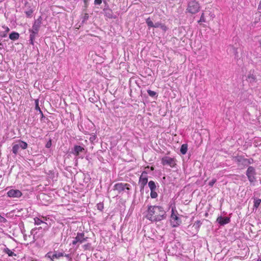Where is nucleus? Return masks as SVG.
Returning <instances> with one entry per match:
<instances>
[{
  "label": "nucleus",
  "mask_w": 261,
  "mask_h": 261,
  "mask_svg": "<svg viewBox=\"0 0 261 261\" xmlns=\"http://www.w3.org/2000/svg\"><path fill=\"white\" fill-rule=\"evenodd\" d=\"M28 5H29V3H28V2H26L25 3V6H27Z\"/></svg>",
  "instance_id": "3c124183"
},
{
  "label": "nucleus",
  "mask_w": 261,
  "mask_h": 261,
  "mask_svg": "<svg viewBox=\"0 0 261 261\" xmlns=\"http://www.w3.org/2000/svg\"><path fill=\"white\" fill-rule=\"evenodd\" d=\"M230 218L227 217L219 216L217 219V222L221 225H224L230 222Z\"/></svg>",
  "instance_id": "ddd939ff"
},
{
  "label": "nucleus",
  "mask_w": 261,
  "mask_h": 261,
  "mask_svg": "<svg viewBox=\"0 0 261 261\" xmlns=\"http://www.w3.org/2000/svg\"><path fill=\"white\" fill-rule=\"evenodd\" d=\"M34 223L35 225H41V224H43V228L44 230L45 229H47L48 228V226H47V224L46 222L43 221L42 220H41L40 219H39V218L38 217H35L34 218Z\"/></svg>",
  "instance_id": "4468645a"
},
{
  "label": "nucleus",
  "mask_w": 261,
  "mask_h": 261,
  "mask_svg": "<svg viewBox=\"0 0 261 261\" xmlns=\"http://www.w3.org/2000/svg\"><path fill=\"white\" fill-rule=\"evenodd\" d=\"M148 186H149V188L150 189V191L155 190V189H156L155 184L152 180H150V181H149V182H148Z\"/></svg>",
  "instance_id": "5701e85b"
},
{
  "label": "nucleus",
  "mask_w": 261,
  "mask_h": 261,
  "mask_svg": "<svg viewBox=\"0 0 261 261\" xmlns=\"http://www.w3.org/2000/svg\"><path fill=\"white\" fill-rule=\"evenodd\" d=\"M201 224L202 223L201 221L200 220H197L194 223L193 227L198 230Z\"/></svg>",
  "instance_id": "393cba45"
},
{
  "label": "nucleus",
  "mask_w": 261,
  "mask_h": 261,
  "mask_svg": "<svg viewBox=\"0 0 261 261\" xmlns=\"http://www.w3.org/2000/svg\"><path fill=\"white\" fill-rule=\"evenodd\" d=\"M19 149V145L18 144H15L12 147V152L14 154H17Z\"/></svg>",
  "instance_id": "b1692460"
},
{
  "label": "nucleus",
  "mask_w": 261,
  "mask_h": 261,
  "mask_svg": "<svg viewBox=\"0 0 261 261\" xmlns=\"http://www.w3.org/2000/svg\"><path fill=\"white\" fill-rule=\"evenodd\" d=\"M160 28L164 31H166L167 30V27L165 24H162V23L161 25L160 26Z\"/></svg>",
  "instance_id": "4c0bfd02"
},
{
  "label": "nucleus",
  "mask_w": 261,
  "mask_h": 261,
  "mask_svg": "<svg viewBox=\"0 0 261 261\" xmlns=\"http://www.w3.org/2000/svg\"><path fill=\"white\" fill-rule=\"evenodd\" d=\"M200 10V5L197 0H190L188 3L186 11L192 14L198 13Z\"/></svg>",
  "instance_id": "f03ea898"
},
{
  "label": "nucleus",
  "mask_w": 261,
  "mask_h": 261,
  "mask_svg": "<svg viewBox=\"0 0 261 261\" xmlns=\"http://www.w3.org/2000/svg\"><path fill=\"white\" fill-rule=\"evenodd\" d=\"M232 160L239 165H242L244 166H246V158H245L242 155L234 156L232 158Z\"/></svg>",
  "instance_id": "6e6552de"
},
{
  "label": "nucleus",
  "mask_w": 261,
  "mask_h": 261,
  "mask_svg": "<svg viewBox=\"0 0 261 261\" xmlns=\"http://www.w3.org/2000/svg\"><path fill=\"white\" fill-rule=\"evenodd\" d=\"M166 212L161 206L148 205L146 218L151 222H159L166 218Z\"/></svg>",
  "instance_id": "f257e3e1"
},
{
  "label": "nucleus",
  "mask_w": 261,
  "mask_h": 261,
  "mask_svg": "<svg viewBox=\"0 0 261 261\" xmlns=\"http://www.w3.org/2000/svg\"><path fill=\"white\" fill-rule=\"evenodd\" d=\"M248 79L250 82H254L255 81V77L253 75H249L248 76Z\"/></svg>",
  "instance_id": "f704fd0d"
},
{
  "label": "nucleus",
  "mask_w": 261,
  "mask_h": 261,
  "mask_svg": "<svg viewBox=\"0 0 261 261\" xmlns=\"http://www.w3.org/2000/svg\"><path fill=\"white\" fill-rule=\"evenodd\" d=\"M176 160L174 158L169 156H164L161 159V163L163 165H169L170 167L173 168L176 165Z\"/></svg>",
  "instance_id": "0eeeda50"
},
{
  "label": "nucleus",
  "mask_w": 261,
  "mask_h": 261,
  "mask_svg": "<svg viewBox=\"0 0 261 261\" xmlns=\"http://www.w3.org/2000/svg\"><path fill=\"white\" fill-rule=\"evenodd\" d=\"M94 139H95V137L94 136L91 137L90 138V140H91V141H93Z\"/></svg>",
  "instance_id": "09e8293b"
},
{
  "label": "nucleus",
  "mask_w": 261,
  "mask_h": 261,
  "mask_svg": "<svg viewBox=\"0 0 261 261\" xmlns=\"http://www.w3.org/2000/svg\"><path fill=\"white\" fill-rule=\"evenodd\" d=\"M7 35V34L5 31L0 32V37L2 38L6 37Z\"/></svg>",
  "instance_id": "e433bc0d"
},
{
  "label": "nucleus",
  "mask_w": 261,
  "mask_h": 261,
  "mask_svg": "<svg viewBox=\"0 0 261 261\" xmlns=\"http://www.w3.org/2000/svg\"><path fill=\"white\" fill-rule=\"evenodd\" d=\"M18 142L19 143L18 144L19 145V148H21L22 149H25L27 148L28 144L26 142L21 140H19Z\"/></svg>",
  "instance_id": "4be33fe9"
},
{
  "label": "nucleus",
  "mask_w": 261,
  "mask_h": 261,
  "mask_svg": "<svg viewBox=\"0 0 261 261\" xmlns=\"http://www.w3.org/2000/svg\"><path fill=\"white\" fill-rule=\"evenodd\" d=\"M130 185L126 183L119 182L116 184L114 186V190L118 191L119 193H121L123 192L127 193L130 190Z\"/></svg>",
  "instance_id": "7ed1b4c3"
},
{
  "label": "nucleus",
  "mask_w": 261,
  "mask_h": 261,
  "mask_svg": "<svg viewBox=\"0 0 261 261\" xmlns=\"http://www.w3.org/2000/svg\"><path fill=\"white\" fill-rule=\"evenodd\" d=\"M103 208V205L101 203H98L97 204V208L99 210L102 211V210Z\"/></svg>",
  "instance_id": "58836bf2"
},
{
  "label": "nucleus",
  "mask_w": 261,
  "mask_h": 261,
  "mask_svg": "<svg viewBox=\"0 0 261 261\" xmlns=\"http://www.w3.org/2000/svg\"><path fill=\"white\" fill-rule=\"evenodd\" d=\"M89 1V0H84V3L86 7L88 6Z\"/></svg>",
  "instance_id": "49530a36"
},
{
  "label": "nucleus",
  "mask_w": 261,
  "mask_h": 261,
  "mask_svg": "<svg viewBox=\"0 0 261 261\" xmlns=\"http://www.w3.org/2000/svg\"><path fill=\"white\" fill-rule=\"evenodd\" d=\"M4 252L6 253L9 256H16V254H15L14 252H13L12 250L9 249L8 248H5L4 249Z\"/></svg>",
  "instance_id": "6ab92c4d"
},
{
  "label": "nucleus",
  "mask_w": 261,
  "mask_h": 261,
  "mask_svg": "<svg viewBox=\"0 0 261 261\" xmlns=\"http://www.w3.org/2000/svg\"><path fill=\"white\" fill-rule=\"evenodd\" d=\"M217 179L216 178H213L211 181H210L208 183V185L210 187H213L215 183L216 182Z\"/></svg>",
  "instance_id": "72a5a7b5"
},
{
  "label": "nucleus",
  "mask_w": 261,
  "mask_h": 261,
  "mask_svg": "<svg viewBox=\"0 0 261 261\" xmlns=\"http://www.w3.org/2000/svg\"><path fill=\"white\" fill-rule=\"evenodd\" d=\"M170 222L173 227H176L180 225L181 221L180 219L174 213V208H172L170 216Z\"/></svg>",
  "instance_id": "39448f33"
},
{
  "label": "nucleus",
  "mask_w": 261,
  "mask_h": 261,
  "mask_svg": "<svg viewBox=\"0 0 261 261\" xmlns=\"http://www.w3.org/2000/svg\"><path fill=\"white\" fill-rule=\"evenodd\" d=\"M188 150V145L187 144H183L180 147V151L181 154H185Z\"/></svg>",
  "instance_id": "aec40b11"
},
{
  "label": "nucleus",
  "mask_w": 261,
  "mask_h": 261,
  "mask_svg": "<svg viewBox=\"0 0 261 261\" xmlns=\"http://www.w3.org/2000/svg\"><path fill=\"white\" fill-rule=\"evenodd\" d=\"M105 16L109 18H113L112 12L111 10H108L105 12Z\"/></svg>",
  "instance_id": "cd10ccee"
},
{
  "label": "nucleus",
  "mask_w": 261,
  "mask_h": 261,
  "mask_svg": "<svg viewBox=\"0 0 261 261\" xmlns=\"http://www.w3.org/2000/svg\"><path fill=\"white\" fill-rule=\"evenodd\" d=\"M162 23L160 22H156L154 24V28H160V26L161 25Z\"/></svg>",
  "instance_id": "ea45409f"
},
{
  "label": "nucleus",
  "mask_w": 261,
  "mask_h": 261,
  "mask_svg": "<svg viewBox=\"0 0 261 261\" xmlns=\"http://www.w3.org/2000/svg\"><path fill=\"white\" fill-rule=\"evenodd\" d=\"M89 17V16H88V14H85V15H84V20H87Z\"/></svg>",
  "instance_id": "de8ad7c7"
},
{
  "label": "nucleus",
  "mask_w": 261,
  "mask_h": 261,
  "mask_svg": "<svg viewBox=\"0 0 261 261\" xmlns=\"http://www.w3.org/2000/svg\"><path fill=\"white\" fill-rule=\"evenodd\" d=\"M29 31L30 33V40H29L30 43L31 45H34V41L36 37L38 35V32L31 30H29Z\"/></svg>",
  "instance_id": "2eb2a0df"
},
{
  "label": "nucleus",
  "mask_w": 261,
  "mask_h": 261,
  "mask_svg": "<svg viewBox=\"0 0 261 261\" xmlns=\"http://www.w3.org/2000/svg\"><path fill=\"white\" fill-rule=\"evenodd\" d=\"M19 35L17 32H12L9 35V38L12 40H16L19 38Z\"/></svg>",
  "instance_id": "a211bd4d"
},
{
  "label": "nucleus",
  "mask_w": 261,
  "mask_h": 261,
  "mask_svg": "<svg viewBox=\"0 0 261 261\" xmlns=\"http://www.w3.org/2000/svg\"><path fill=\"white\" fill-rule=\"evenodd\" d=\"M64 256H65L66 258H67L69 260H72V258L70 256V255L68 254H64Z\"/></svg>",
  "instance_id": "37998d69"
},
{
  "label": "nucleus",
  "mask_w": 261,
  "mask_h": 261,
  "mask_svg": "<svg viewBox=\"0 0 261 261\" xmlns=\"http://www.w3.org/2000/svg\"><path fill=\"white\" fill-rule=\"evenodd\" d=\"M234 49L235 51L237 53V51H236L237 49L236 48H234Z\"/></svg>",
  "instance_id": "6e6d98bb"
},
{
  "label": "nucleus",
  "mask_w": 261,
  "mask_h": 261,
  "mask_svg": "<svg viewBox=\"0 0 261 261\" xmlns=\"http://www.w3.org/2000/svg\"><path fill=\"white\" fill-rule=\"evenodd\" d=\"M147 93L151 97H153L156 94V93L155 92L152 91L151 90H148Z\"/></svg>",
  "instance_id": "7c9ffc66"
},
{
  "label": "nucleus",
  "mask_w": 261,
  "mask_h": 261,
  "mask_svg": "<svg viewBox=\"0 0 261 261\" xmlns=\"http://www.w3.org/2000/svg\"><path fill=\"white\" fill-rule=\"evenodd\" d=\"M146 23L147 24L148 26L149 27H151V28H154V23L153 22L151 21V20L150 19V18H148L146 20Z\"/></svg>",
  "instance_id": "bb28decb"
},
{
  "label": "nucleus",
  "mask_w": 261,
  "mask_h": 261,
  "mask_svg": "<svg viewBox=\"0 0 261 261\" xmlns=\"http://www.w3.org/2000/svg\"><path fill=\"white\" fill-rule=\"evenodd\" d=\"M90 246V244L88 243L83 246V247L85 249H87Z\"/></svg>",
  "instance_id": "a18cd8bd"
},
{
  "label": "nucleus",
  "mask_w": 261,
  "mask_h": 261,
  "mask_svg": "<svg viewBox=\"0 0 261 261\" xmlns=\"http://www.w3.org/2000/svg\"><path fill=\"white\" fill-rule=\"evenodd\" d=\"M254 163V160L252 158L246 159V166L249 164H252Z\"/></svg>",
  "instance_id": "2f4dec72"
},
{
  "label": "nucleus",
  "mask_w": 261,
  "mask_h": 261,
  "mask_svg": "<svg viewBox=\"0 0 261 261\" xmlns=\"http://www.w3.org/2000/svg\"><path fill=\"white\" fill-rule=\"evenodd\" d=\"M7 220L0 215V222H5Z\"/></svg>",
  "instance_id": "79ce46f5"
},
{
  "label": "nucleus",
  "mask_w": 261,
  "mask_h": 261,
  "mask_svg": "<svg viewBox=\"0 0 261 261\" xmlns=\"http://www.w3.org/2000/svg\"><path fill=\"white\" fill-rule=\"evenodd\" d=\"M246 175L250 182L253 183L256 181V172L254 167L249 166L246 170Z\"/></svg>",
  "instance_id": "20e7f679"
},
{
  "label": "nucleus",
  "mask_w": 261,
  "mask_h": 261,
  "mask_svg": "<svg viewBox=\"0 0 261 261\" xmlns=\"http://www.w3.org/2000/svg\"><path fill=\"white\" fill-rule=\"evenodd\" d=\"M158 194L155 191V190H152L151 191V192H150V197L152 198H155L158 197Z\"/></svg>",
  "instance_id": "c756f323"
},
{
  "label": "nucleus",
  "mask_w": 261,
  "mask_h": 261,
  "mask_svg": "<svg viewBox=\"0 0 261 261\" xmlns=\"http://www.w3.org/2000/svg\"><path fill=\"white\" fill-rule=\"evenodd\" d=\"M31 261H39V260L35 259V260H31Z\"/></svg>",
  "instance_id": "864d4df0"
},
{
  "label": "nucleus",
  "mask_w": 261,
  "mask_h": 261,
  "mask_svg": "<svg viewBox=\"0 0 261 261\" xmlns=\"http://www.w3.org/2000/svg\"><path fill=\"white\" fill-rule=\"evenodd\" d=\"M33 12V9L31 8V6H29L27 10L25 11V13L27 17H31Z\"/></svg>",
  "instance_id": "412c9836"
},
{
  "label": "nucleus",
  "mask_w": 261,
  "mask_h": 261,
  "mask_svg": "<svg viewBox=\"0 0 261 261\" xmlns=\"http://www.w3.org/2000/svg\"><path fill=\"white\" fill-rule=\"evenodd\" d=\"M35 110L36 111H38L39 112V113H41L42 111L39 106V100L38 99L35 100Z\"/></svg>",
  "instance_id": "c85d7f7f"
},
{
  "label": "nucleus",
  "mask_w": 261,
  "mask_h": 261,
  "mask_svg": "<svg viewBox=\"0 0 261 261\" xmlns=\"http://www.w3.org/2000/svg\"><path fill=\"white\" fill-rule=\"evenodd\" d=\"M42 22V17H39L34 21L31 30L38 32Z\"/></svg>",
  "instance_id": "f8f14e48"
},
{
  "label": "nucleus",
  "mask_w": 261,
  "mask_h": 261,
  "mask_svg": "<svg viewBox=\"0 0 261 261\" xmlns=\"http://www.w3.org/2000/svg\"><path fill=\"white\" fill-rule=\"evenodd\" d=\"M205 22V18L204 16V13H202L201 15L200 18L199 20L198 21V22L200 23V22Z\"/></svg>",
  "instance_id": "473e14b6"
},
{
  "label": "nucleus",
  "mask_w": 261,
  "mask_h": 261,
  "mask_svg": "<svg viewBox=\"0 0 261 261\" xmlns=\"http://www.w3.org/2000/svg\"><path fill=\"white\" fill-rule=\"evenodd\" d=\"M259 261H261V258L259 259Z\"/></svg>",
  "instance_id": "4d7b16f0"
},
{
  "label": "nucleus",
  "mask_w": 261,
  "mask_h": 261,
  "mask_svg": "<svg viewBox=\"0 0 261 261\" xmlns=\"http://www.w3.org/2000/svg\"><path fill=\"white\" fill-rule=\"evenodd\" d=\"M42 228V227H40L38 228H35L32 229V230L31 231V233L33 236V242H35V241H36L38 239V238L40 237L39 235H37V232H34V231L36 229L39 230V229H41Z\"/></svg>",
  "instance_id": "f3484780"
},
{
  "label": "nucleus",
  "mask_w": 261,
  "mask_h": 261,
  "mask_svg": "<svg viewBox=\"0 0 261 261\" xmlns=\"http://www.w3.org/2000/svg\"><path fill=\"white\" fill-rule=\"evenodd\" d=\"M261 202V199H255L254 201V207L256 208H258Z\"/></svg>",
  "instance_id": "a878e982"
},
{
  "label": "nucleus",
  "mask_w": 261,
  "mask_h": 261,
  "mask_svg": "<svg viewBox=\"0 0 261 261\" xmlns=\"http://www.w3.org/2000/svg\"><path fill=\"white\" fill-rule=\"evenodd\" d=\"M84 148L80 145H75L73 148V153L75 155H78L79 153L84 150Z\"/></svg>",
  "instance_id": "dca6fc26"
},
{
  "label": "nucleus",
  "mask_w": 261,
  "mask_h": 261,
  "mask_svg": "<svg viewBox=\"0 0 261 261\" xmlns=\"http://www.w3.org/2000/svg\"><path fill=\"white\" fill-rule=\"evenodd\" d=\"M147 174V173L146 171H143L139 178V183L142 189H144V186L147 184L148 182Z\"/></svg>",
  "instance_id": "1a4fd4ad"
},
{
  "label": "nucleus",
  "mask_w": 261,
  "mask_h": 261,
  "mask_svg": "<svg viewBox=\"0 0 261 261\" xmlns=\"http://www.w3.org/2000/svg\"><path fill=\"white\" fill-rule=\"evenodd\" d=\"M151 169L152 170H153L154 169L153 167H151Z\"/></svg>",
  "instance_id": "5fc2aeb1"
},
{
  "label": "nucleus",
  "mask_w": 261,
  "mask_h": 261,
  "mask_svg": "<svg viewBox=\"0 0 261 261\" xmlns=\"http://www.w3.org/2000/svg\"><path fill=\"white\" fill-rule=\"evenodd\" d=\"M7 195L10 197L18 198L21 196L22 194L18 190L11 189L8 192Z\"/></svg>",
  "instance_id": "9b49d317"
},
{
  "label": "nucleus",
  "mask_w": 261,
  "mask_h": 261,
  "mask_svg": "<svg viewBox=\"0 0 261 261\" xmlns=\"http://www.w3.org/2000/svg\"><path fill=\"white\" fill-rule=\"evenodd\" d=\"M63 252H55L54 253L48 252L46 256L49 258L51 260H54V258H59L60 257L64 256Z\"/></svg>",
  "instance_id": "9d476101"
},
{
  "label": "nucleus",
  "mask_w": 261,
  "mask_h": 261,
  "mask_svg": "<svg viewBox=\"0 0 261 261\" xmlns=\"http://www.w3.org/2000/svg\"><path fill=\"white\" fill-rule=\"evenodd\" d=\"M102 3V0H94L95 5H100Z\"/></svg>",
  "instance_id": "a19ab883"
},
{
  "label": "nucleus",
  "mask_w": 261,
  "mask_h": 261,
  "mask_svg": "<svg viewBox=\"0 0 261 261\" xmlns=\"http://www.w3.org/2000/svg\"><path fill=\"white\" fill-rule=\"evenodd\" d=\"M3 28L5 30V32L7 34V33H8V32L10 31V30H9V28H8V27H5V26H4V27H3Z\"/></svg>",
  "instance_id": "c03bdc74"
},
{
  "label": "nucleus",
  "mask_w": 261,
  "mask_h": 261,
  "mask_svg": "<svg viewBox=\"0 0 261 261\" xmlns=\"http://www.w3.org/2000/svg\"><path fill=\"white\" fill-rule=\"evenodd\" d=\"M51 146V140L50 139L46 143L45 145V147L47 148H49Z\"/></svg>",
  "instance_id": "c9c22d12"
},
{
  "label": "nucleus",
  "mask_w": 261,
  "mask_h": 261,
  "mask_svg": "<svg viewBox=\"0 0 261 261\" xmlns=\"http://www.w3.org/2000/svg\"><path fill=\"white\" fill-rule=\"evenodd\" d=\"M88 238L85 237V234L83 232H78L76 236L73 240L72 244L73 245L77 244L79 246L80 244H81L87 240Z\"/></svg>",
  "instance_id": "423d86ee"
},
{
  "label": "nucleus",
  "mask_w": 261,
  "mask_h": 261,
  "mask_svg": "<svg viewBox=\"0 0 261 261\" xmlns=\"http://www.w3.org/2000/svg\"><path fill=\"white\" fill-rule=\"evenodd\" d=\"M39 113L41 114L42 118L44 117V115H43V114L42 111H41V113Z\"/></svg>",
  "instance_id": "8fccbe9b"
},
{
  "label": "nucleus",
  "mask_w": 261,
  "mask_h": 261,
  "mask_svg": "<svg viewBox=\"0 0 261 261\" xmlns=\"http://www.w3.org/2000/svg\"><path fill=\"white\" fill-rule=\"evenodd\" d=\"M260 7H261V2L259 3V5L258 6V9H259Z\"/></svg>",
  "instance_id": "603ef678"
}]
</instances>
